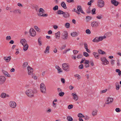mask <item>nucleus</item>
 I'll return each mask as SVG.
<instances>
[{"mask_svg": "<svg viewBox=\"0 0 121 121\" xmlns=\"http://www.w3.org/2000/svg\"><path fill=\"white\" fill-rule=\"evenodd\" d=\"M37 91L35 88L33 89V90L31 89L27 90L26 91V93L27 95L30 97H33L35 93H36Z\"/></svg>", "mask_w": 121, "mask_h": 121, "instance_id": "obj_1", "label": "nucleus"}, {"mask_svg": "<svg viewBox=\"0 0 121 121\" xmlns=\"http://www.w3.org/2000/svg\"><path fill=\"white\" fill-rule=\"evenodd\" d=\"M62 68L65 71L68 72L69 71L70 68L69 66L67 63H63L62 65Z\"/></svg>", "mask_w": 121, "mask_h": 121, "instance_id": "obj_2", "label": "nucleus"}, {"mask_svg": "<svg viewBox=\"0 0 121 121\" xmlns=\"http://www.w3.org/2000/svg\"><path fill=\"white\" fill-rule=\"evenodd\" d=\"M40 90L43 93H46V89L44 84L43 83H42L40 84Z\"/></svg>", "mask_w": 121, "mask_h": 121, "instance_id": "obj_3", "label": "nucleus"}, {"mask_svg": "<svg viewBox=\"0 0 121 121\" xmlns=\"http://www.w3.org/2000/svg\"><path fill=\"white\" fill-rule=\"evenodd\" d=\"M97 4L99 7L101 8L104 6V2L103 0H98Z\"/></svg>", "mask_w": 121, "mask_h": 121, "instance_id": "obj_4", "label": "nucleus"}, {"mask_svg": "<svg viewBox=\"0 0 121 121\" xmlns=\"http://www.w3.org/2000/svg\"><path fill=\"white\" fill-rule=\"evenodd\" d=\"M29 33L30 35L31 36H35L36 35V32L32 28H31L30 30Z\"/></svg>", "mask_w": 121, "mask_h": 121, "instance_id": "obj_5", "label": "nucleus"}, {"mask_svg": "<svg viewBox=\"0 0 121 121\" xmlns=\"http://www.w3.org/2000/svg\"><path fill=\"white\" fill-rule=\"evenodd\" d=\"M28 70V74L29 75H30L33 74V69L30 67L29 66H28L27 68Z\"/></svg>", "mask_w": 121, "mask_h": 121, "instance_id": "obj_6", "label": "nucleus"}, {"mask_svg": "<svg viewBox=\"0 0 121 121\" xmlns=\"http://www.w3.org/2000/svg\"><path fill=\"white\" fill-rule=\"evenodd\" d=\"M6 79V78L4 76H0V84L2 85L4 84L5 82Z\"/></svg>", "mask_w": 121, "mask_h": 121, "instance_id": "obj_7", "label": "nucleus"}, {"mask_svg": "<svg viewBox=\"0 0 121 121\" xmlns=\"http://www.w3.org/2000/svg\"><path fill=\"white\" fill-rule=\"evenodd\" d=\"M99 23L97 22H93L91 23V26L93 27H97L99 26Z\"/></svg>", "mask_w": 121, "mask_h": 121, "instance_id": "obj_8", "label": "nucleus"}, {"mask_svg": "<svg viewBox=\"0 0 121 121\" xmlns=\"http://www.w3.org/2000/svg\"><path fill=\"white\" fill-rule=\"evenodd\" d=\"M111 4L115 6H117L119 4V2L116 1V0H111Z\"/></svg>", "mask_w": 121, "mask_h": 121, "instance_id": "obj_9", "label": "nucleus"}, {"mask_svg": "<svg viewBox=\"0 0 121 121\" xmlns=\"http://www.w3.org/2000/svg\"><path fill=\"white\" fill-rule=\"evenodd\" d=\"M10 106L13 108H15L16 106V103L14 101H12L10 102Z\"/></svg>", "mask_w": 121, "mask_h": 121, "instance_id": "obj_10", "label": "nucleus"}, {"mask_svg": "<svg viewBox=\"0 0 121 121\" xmlns=\"http://www.w3.org/2000/svg\"><path fill=\"white\" fill-rule=\"evenodd\" d=\"M63 16L64 17L66 18L69 17L70 16V15L68 12H64L63 13Z\"/></svg>", "mask_w": 121, "mask_h": 121, "instance_id": "obj_11", "label": "nucleus"}, {"mask_svg": "<svg viewBox=\"0 0 121 121\" xmlns=\"http://www.w3.org/2000/svg\"><path fill=\"white\" fill-rule=\"evenodd\" d=\"M68 33L67 31L64 32V35H63L62 37V39L64 40L67 39L68 38Z\"/></svg>", "mask_w": 121, "mask_h": 121, "instance_id": "obj_12", "label": "nucleus"}, {"mask_svg": "<svg viewBox=\"0 0 121 121\" xmlns=\"http://www.w3.org/2000/svg\"><path fill=\"white\" fill-rule=\"evenodd\" d=\"M11 57L10 56L8 57H4V60L6 62H9L11 60Z\"/></svg>", "mask_w": 121, "mask_h": 121, "instance_id": "obj_13", "label": "nucleus"}, {"mask_svg": "<svg viewBox=\"0 0 121 121\" xmlns=\"http://www.w3.org/2000/svg\"><path fill=\"white\" fill-rule=\"evenodd\" d=\"M20 43L22 44L23 45H26L27 44V41L25 39H22L21 40Z\"/></svg>", "mask_w": 121, "mask_h": 121, "instance_id": "obj_14", "label": "nucleus"}, {"mask_svg": "<svg viewBox=\"0 0 121 121\" xmlns=\"http://www.w3.org/2000/svg\"><path fill=\"white\" fill-rule=\"evenodd\" d=\"M2 72L5 75V76L9 77H11L10 75L9 74L8 72L4 70H2Z\"/></svg>", "mask_w": 121, "mask_h": 121, "instance_id": "obj_15", "label": "nucleus"}, {"mask_svg": "<svg viewBox=\"0 0 121 121\" xmlns=\"http://www.w3.org/2000/svg\"><path fill=\"white\" fill-rule=\"evenodd\" d=\"M77 10L79 11L81 13L84 14H85V13L84 12L82 9L81 7L80 6H78L77 7Z\"/></svg>", "mask_w": 121, "mask_h": 121, "instance_id": "obj_16", "label": "nucleus"}, {"mask_svg": "<svg viewBox=\"0 0 121 121\" xmlns=\"http://www.w3.org/2000/svg\"><path fill=\"white\" fill-rule=\"evenodd\" d=\"M21 11L19 9H16L13 11V12L14 13L20 14L21 13Z\"/></svg>", "mask_w": 121, "mask_h": 121, "instance_id": "obj_17", "label": "nucleus"}, {"mask_svg": "<svg viewBox=\"0 0 121 121\" xmlns=\"http://www.w3.org/2000/svg\"><path fill=\"white\" fill-rule=\"evenodd\" d=\"M113 101V99L112 98H108V100L107 101V102H108L106 103V104H109L110 103L112 102Z\"/></svg>", "mask_w": 121, "mask_h": 121, "instance_id": "obj_18", "label": "nucleus"}, {"mask_svg": "<svg viewBox=\"0 0 121 121\" xmlns=\"http://www.w3.org/2000/svg\"><path fill=\"white\" fill-rule=\"evenodd\" d=\"M50 48V46H47L46 48L45 51H44V53H49V49Z\"/></svg>", "mask_w": 121, "mask_h": 121, "instance_id": "obj_19", "label": "nucleus"}, {"mask_svg": "<svg viewBox=\"0 0 121 121\" xmlns=\"http://www.w3.org/2000/svg\"><path fill=\"white\" fill-rule=\"evenodd\" d=\"M93 54L95 58L96 59H98L99 58V54L98 53L94 52L93 53Z\"/></svg>", "mask_w": 121, "mask_h": 121, "instance_id": "obj_20", "label": "nucleus"}, {"mask_svg": "<svg viewBox=\"0 0 121 121\" xmlns=\"http://www.w3.org/2000/svg\"><path fill=\"white\" fill-rule=\"evenodd\" d=\"M23 49L24 51H26L28 49L29 46L27 44L23 45Z\"/></svg>", "mask_w": 121, "mask_h": 121, "instance_id": "obj_21", "label": "nucleus"}, {"mask_svg": "<svg viewBox=\"0 0 121 121\" xmlns=\"http://www.w3.org/2000/svg\"><path fill=\"white\" fill-rule=\"evenodd\" d=\"M39 13H38V14H41L42 13H44L45 12V11L42 8H40L39 10Z\"/></svg>", "mask_w": 121, "mask_h": 121, "instance_id": "obj_22", "label": "nucleus"}, {"mask_svg": "<svg viewBox=\"0 0 121 121\" xmlns=\"http://www.w3.org/2000/svg\"><path fill=\"white\" fill-rule=\"evenodd\" d=\"M56 68L57 70L58 73L62 72V71L61 70V69L58 66L56 65Z\"/></svg>", "mask_w": 121, "mask_h": 121, "instance_id": "obj_23", "label": "nucleus"}, {"mask_svg": "<svg viewBox=\"0 0 121 121\" xmlns=\"http://www.w3.org/2000/svg\"><path fill=\"white\" fill-rule=\"evenodd\" d=\"M61 6L64 9H66L67 7L65 4L64 2H62L61 4Z\"/></svg>", "mask_w": 121, "mask_h": 121, "instance_id": "obj_24", "label": "nucleus"}, {"mask_svg": "<svg viewBox=\"0 0 121 121\" xmlns=\"http://www.w3.org/2000/svg\"><path fill=\"white\" fill-rule=\"evenodd\" d=\"M86 22H88L92 19V17L90 16H87L86 17Z\"/></svg>", "mask_w": 121, "mask_h": 121, "instance_id": "obj_25", "label": "nucleus"}, {"mask_svg": "<svg viewBox=\"0 0 121 121\" xmlns=\"http://www.w3.org/2000/svg\"><path fill=\"white\" fill-rule=\"evenodd\" d=\"M56 35V39H59L60 36V32L58 31V32L55 34Z\"/></svg>", "mask_w": 121, "mask_h": 121, "instance_id": "obj_26", "label": "nucleus"}, {"mask_svg": "<svg viewBox=\"0 0 121 121\" xmlns=\"http://www.w3.org/2000/svg\"><path fill=\"white\" fill-rule=\"evenodd\" d=\"M0 97L3 98H5L6 97V94L5 93H2L0 95Z\"/></svg>", "mask_w": 121, "mask_h": 121, "instance_id": "obj_27", "label": "nucleus"}, {"mask_svg": "<svg viewBox=\"0 0 121 121\" xmlns=\"http://www.w3.org/2000/svg\"><path fill=\"white\" fill-rule=\"evenodd\" d=\"M97 110H93L92 113V115L94 116L96 115L97 114Z\"/></svg>", "mask_w": 121, "mask_h": 121, "instance_id": "obj_28", "label": "nucleus"}, {"mask_svg": "<svg viewBox=\"0 0 121 121\" xmlns=\"http://www.w3.org/2000/svg\"><path fill=\"white\" fill-rule=\"evenodd\" d=\"M98 52L100 54H105V53L104 51H102L101 49H99L98 50Z\"/></svg>", "mask_w": 121, "mask_h": 121, "instance_id": "obj_29", "label": "nucleus"}, {"mask_svg": "<svg viewBox=\"0 0 121 121\" xmlns=\"http://www.w3.org/2000/svg\"><path fill=\"white\" fill-rule=\"evenodd\" d=\"M71 35L73 37L76 36H78V35L77 33L76 32H74L71 34Z\"/></svg>", "mask_w": 121, "mask_h": 121, "instance_id": "obj_30", "label": "nucleus"}, {"mask_svg": "<svg viewBox=\"0 0 121 121\" xmlns=\"http://www.w3.org/2000/svg\"><path fill=\"white\" fill-rule=\"evenodd\" d=\"M105 35H106V36H107L108 37H109L111 35H112V33L111 32H107L106 33Z\"/></svg>", "mask_w": 121, "mask_h": 121, "instance_id": "obj_31", "label": "nucleus"}, {"mask_svg": "<svg viewBox=\"0 0 121 121\" xmlns=\"http://www.w3.org/2000/svg\"><path fill=\"white\" fill-rule=\"evenodd\" d=\"M67 119L68 121H73V118L70 116H68Z\"/></svg>", "mask_w": 121, "mask_h": 121, "instance_id": "obj_32", "label": "nucleus"}, {"mask_svg": "<svg viewBox=\"0 0 121 121\" xmlns=\"http://www.w3.org/2000/svg\"><path fill=\"white\" fill-rule=\"evenodd\" d=\"M34 28L38 32H40L41 31L40 29L38 28V27L36 26H34Z\"/></svg>", "mask_w": 121, "mask_h": 121, "instance_id": "obj_33", "label": "nucleus"}, {"mask_svg": "<svg viewBox=\"0 0 121 121\" xmlns=\"http://www.w3.org/2000/svg\"><path fill=\"white\" fill-rule=\"evenodd\" d=\"M41 37L39 38L38 39V42L39 43V46L41 45Z\"/></svg>", "mask_w": 121, "mask_h": 121, "instance_id": "obj_34", "label": "nucleus"}, {"mask_svg": "<svg viewBox=\"0 0 121 121\" xmlns=\"http://www.w3.org/2000/svg\"><path fill=\"white\" fill-rule=\"evenodd\" d=\"M74 76L75 77H77L78 79L79 80L81 78L79 74H77L74 75Z\"/></svg>", "mask_w": 121, "mask_h": 121, "instance_id": "obj_35", "label": "nucleus"}, {"mask_svg": "<svg viewBox=\"0 0 121 121\" xmlns=\"http://www.w3.org/2000/svg\"><path fill=\"white\" fill-rule=\"evenodd\" d=\"M116 70V72L118 73V75L119 76H120L121 75V71L119 69H117Z\"/></svg>", "mask_w": 121, "mask_h": 121, "instance_id": "obj_36", "label": "nucleus"}, {"mask_svg": "<svg viewBox=\"0 0 121 121\" xmlns=\"http://www.w3.org/2000/svg\"><path fill=\"white\" fill-rule=\"evenodd\" d=\"M38 16H42V17H47L48 16L47 14H38Z\"/></svg>", "mask_w": 121, "mask_h": 121, "instance_id": "obj_37", "label": "nucleus"}, {"mask_svg": "<svg viewBox=\"0 0 121 121\" xmlns=\"http://www.w3.org/2000/svg\"><path fill=\"white\" fill-rule=\"evenodd\" d=\"M63 11L61 10H58L57 11V14H63Z\"/></svg>", "mask_w": 121, "mask_h": 121, "instance_id": "obj_38", "label": "nucleus"}, {"mask_svg": "<svg viewBox=\"0 0 121 121\" xmlns=\"http://www.w3.org/2000/svg\"><path fill=\"white\" fill-rule=\"evenodd\" d=\"M28 64L27 62H24L22 65L23 68H24L26 67L28 65Z\"/></svg>", "mask_w": 121, "mask_h": 121, "instance_id": "obj_39", "label": "nucleus"}, {"mask_svg": "<svg viewBox=\"0 0 121 121\" xmlns=\"http://www.w3.org/2000/svg\"><path fill=\"white\" fill-rule=\"evenodd\" d=\"M92 41L94 42H97L98 41V38L96 37Z\"/></svg>", "mask_w": 121, "mask_h": 121, "instance_id": "obj_40", "label": "nucleus"}, {"mask_svg": "<svg viewBox=\"0 0 121 121\" xmlns=\"http://www.w3.org/2000/svg\"><path fill=\"white\" fill-rule=\"evenodd\" d=\"M83 56L82 54H80L77 56V58L78 59H80Z\"/></svg>", "mask_w": 121, "mask_h": 121, "instance_id": "obj_41", "label": "nucleus"}, {"mask_svg": "<svg viewBox=\"0 0 121 121\" xmlns=\"http://www.w3.org/2000/svg\"><path fill=\"white\" fill-rule=\"evenodd\" d=\"M58 6L57 5H56L53 8V9L54 11H56L58 9Z\"/></svg>", "mask_w": 121, "mask_h": 121, "instance_id": "obj_42", "label": "nucleus"}, {"mask_svg": "<svg viewBox=\"0 0 121 121\" xmlns=\"http://www.w3.org/2000/svg\"><path fill=\"white\" fill-rule=\"evenodd\" d=\"M70 26V24L69 23H67L65 24V27L67 28H69Z\"/></svg>", "mask_w": 121, "mask_h": 121, "instance_id": "obj_43", "label": "nucleus"}, {"mask_svg": "<svg viewBox=\"0 0 121 121\" xmlns=\"http://www.w3.org/2000/svg\"><path fill=\"white\" fill-rule=\"evenodd\" d=\"M83 55L87 57L89 56L88 54L86 52H83Z\"/></svg>", "mask_w": 121, "mask_h": 121, "instance_id": "obj_44", "label": "nucleus"}, {"mask_svg": "<svg viewBox=\"0 0 121 121\" xmlns=\"http://www.w3.org/2000/svg\"><path fill=\"white\" fill-rule=\"evenodd\" d=\"M65 93L63 92H60L59 94V95L60 96H63L64 95Z\"/></svg>", "mask_w": 121, "mask_h": 121, "instance_id": "obj_45", "label": "nucleus"}, {"mask_svg": "<svg viewBox=\"0 0 121 121\" xmlns=\"http://www.w3.org/2000/svg\"><path fill=\"white\" fill-rule=\"evenodd\" d=\"M31 76H32V77L33 78H34V79L35 80H36L37 79V76H35L34 74H32Z\"/></svg>", "mask_w": 121, "mask_h": 121, "instance_id": "obj_46", "label": "nucleus"}, {"mask_svg": "<svg viewBox=\"0 0 121 121\" xmlns=\"http://www.w3.org/2000/svg\"><path fill=\"white\" fill-rule=\"evenodd\" d=\"M86 34H90L91 33V31L89 29H87L86 30Z\"/></svg>", "mask_w": 121, "mask_h": 121, "instance_id": "obj_47", "label": "nucleus"}, {"mask_svg": "<svg viewBox=\"0 0 121 121\" xmlns=\"http://www.w3.org/2000/svg\"><path fill=\"white\" fill-rule=\"evenodd\" d=\"M73 99L76 101L78 99V97L77 95L73 96Z\"/></svg>", "mask_w": 121, "mask_h": 121, "instance_id": "obj_48", "label": "nucleus"}, {"mask_svg": "<svg viewBox=\"0 0 121 121\" xmlns=\"http://www.w3.org/2000/svg\"><path fill=\"white\" fill-rule=\"evenodd\" d=\"M78 116L79 117H84V116L81 113H79Z\"/></svg>", "mask_w": 121, "mask_h": 121, "instance_id": "obj_49", "label": "nucleus"}, {"mask_svg": "<svg viewBox=\"0 0 121 121\" xmlns=\"http://www.w3.org/2000/svg\"><path fill=\"white\" fill-rule=\"evenodd\" d=\"M107 89H106L105 90H102L100 92V93L101 94L103 93H104L106 92L107 91Z\"/></svg>", "mask_w": 121, "mask_h": 121, "instance_id": "obj_50", "label": "nucleus"}, {"mask_svg": "<svg viewBox=\"0 0 121 121\" xmlns=\"http://www.w3.org/2000/svg\"><path fill=\"white\" fill-rule=\"evenodd\" d=\"M95 11L96 9L95 8H94L92 10L91 12H92V14H95Z\"/></svg>", "mask_w": 121, "mask_h": 121, "instance_id": "obj_51", "label": "nucleus"}, {"mask_svg": "<svg viewBox=\"0 0 121 121\" xmlns=\"http://www.w3.org/2000/svg\"><path fill=\"white\" fill-rule=\"evenodd\" d=\"M103 17V16L102 15H99L96 17L97 18L99 19H101Z\"/></svg>", "mask_w": 121, "mask_h": 121, "instance_id": "obj_52", "label": "nucleus"}, {"mask_svg": "<svg viewBox=\"0 0 121 121\" xmlns=\"http://www.w3.org/2000/svg\"><path fill=\"white\" fill-rule=\"evenodd\" d=\"M73 52L74 54L75 55L77 54L78 52V51L77 50H73Z\"/></svg>", "mask_w": 121, "mask_h": 121, "instance_id": "obj_53", "label": "nucleus"}, {"mask_svg": "<svg viewBox=\"0 0 121 121\" xmlns=\"http://www.w3.org/2000/svg\"><path fill=\"white\" fill-rule=\"evenodd\" d=\"M101 60L103 62H104L106 60V58L105 57H101Z\"/></svg>", "mask_w": 121, "mask_h": 121, "instance_id": "obj_54", "label": "nucleus"}, {"mask_svg": "<svg viewBox=\"0 0 121 121\" xmlns=\"http://www.w3.org/2000/svg\"><path fill=\"white\" fill-rule=\"evenodd\" d=\"M118 85H117L116 84V89L117 90H118L120 88V87L119 85L118 84V83H117Z\"/></svg>", "mask_w": 121, "mask_h": 121, "instance_id": "obj_55", "label": "nucleus"}, {"mask_svg": "<svg viewBox=\"0 0 121 121\" xmlns=\"http://www.w3.org/2000/svg\"><path fill=\"white\" fill-rule=\"evenodd\" d=\"M84 46L85 48L86 49H88V45L86 43H84Z\"/></svg>", "mask_w": 121, "mask_h": 121, "instance_id": "obj_56", "label": "nucleus"}, {"mask_svg": "<svg viewBox=\"0 0 121 121\" xmlns=\"http://www.w3.org/2000/svg\"><path fill=\"white\" fill-rule=\"evenodd\" d=\"M36 11H37L39 9V7L37 5H35V8H34Z\"/></svg>", "mask_w": 121, "mask_h": 121, "instance_id": "obj_57", "label": "nucleus"}, {"mask_svg": "<svg viewBox=\"0 0 121 121\" xmlns=\"http://www.w3.org/2000/svg\"><path fill=\"white\" fill-rule=\"evenodd\" d=\"M121 110L119 108H117L115 109L116 111L118 112H120Z\"/></svg>", "mask_w": 121, "mask_h": 121, "instance_id": "obj_58", "label": "nucleus"}, {"mask_svg": "<svg viewBox=\"0 0 121 121\" xmlns=\"http://www.w3.org/2000/svg\"><path fill=\"white\" fill-rule=\"evenodd\" d=\"M103 39V37L100 36L98 38V41H102Z\"/></svg>", "mask_w": 121, "mask_h": 121, "instance_id": "obj_59", "label": "nucleus"}, {"mask_svg": "<svg viewBox=\"0 0 121 121\" xmlns=\"http://www.w3.org/2000/svg\"><path fill=\"white\" fill-rule=\"evenodd\" d=\"M105 63L106 64H108L109 62H108V61L106 59L105 61L104 62H103V63H102V64H103L105 65Z\"/></svg>", "mask_w": 121, "mask_h": 121, "instance_id": "obj_60", "label": "nucleus"}, {"mask_svg": "<svg viewBox=\"0 0 121 121\" xmlns=\"http://www.w3.org/2000/svg\"><path fill=\"white\" fill-rule=\"evenodd\" d=\"M11 39V37L10 36H7L6 37V39L7 40H9Z\"/></svg>", "mask_w": 121, "mask_h": 121, "instance_id": "obj_61", "label": "nucleus"}, {"mask_svg": "<svg viewBox=\"0 0 121 121\" xmlns=\"http://www.w3.org/2000/svg\"><path fill=\"white\" fill-rule=\"evenodd\" d=\"M83 64H81L79 66V68L81 69H82L83 68Z\"/></svg>", "mask_w": 121, "mask_h": 121, "instance_id": "obj_62", "label": "nucleus"}, {"mask_svg": "<svg viewBox=\"0 0 121 121\" xmlns=\"http://www.w3.org/2000/svg\"><path fill=\"white\" fill-rule=\"evenodd\" d=\"M84 119L86 120H89L90 119V117L87 116H84Z\"/></svg>", "mask_w": 121, "mask_h": 121, "instance_id": "obj_63", "label": "nucleus"}, {"mask_svg": "<svg viewBox=\"0 0 121 121\" xmlns=\"http://www.w3.org/2000/svg\"><path fill=\"white\" fill-rule=\"evenodd\" d=\"M73 107V105L72 104L70 105H68V108L69 109H71Z\"/></svg>", "mask_w": 121, "mask_h": 121, "instance_id": "obj_64", "label": "nucleus"}]
</instances>
